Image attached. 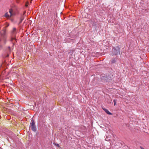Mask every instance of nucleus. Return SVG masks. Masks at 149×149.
<instances>
[{"label":"nucleus","instance_id":"obj_6","mask_svg":"<svg viewBox=\"0 0 149 149\" xmlns=\"http://www.w3.org/2000/svg\"><path fill=\"white\" fill-rule=\"evenodd\" d=\"M118 59V56H116L115 58H112L111 60V63L112 64L116 63Z\"/></svg>","mask_w":149,"mask_h":149},{"label":"nucleus","instance_id":"obj_19","mask_svg":"<svg viewBox=\"0 0 149 149\" xmlns=\"http://www.w3.org/2000/svg\"><path fill=\"white\" fill-rule=\"evenodd\" d=\"M104 77L103 76V79H104Z\"/></svg>","mask_w":149,"mask_h":149},{"label":"nucleus","instance_id":"obj_13","mask_svg":"<svg viewBox=\"0 0 149 149\" xmlns=\"http://www.w3.org/2000/svg\"><path fill=\"white\" fill-rule=\"evenodd\" d=\"M9 55L8 54H7L6 55V56H4V57H7Z\"/></svg>","mask_w":149,"mask_h":149},{"label":"nucleus","instance_id":"obj_18","mask_svg":"<svg viewBox=\"0 0 149 149\" xmlns=\"http://www.w3.org/2000/svg\"><path fill=\"white\" fill-rule=\"evenodd\" d=\"M121 144L122 145H123V143H121Z\"/></svg>","mask_w":149,"mask_h":149},{"label":"nucleus","instance_id":"obj_2","mask_svg":"<svg viewBox=\"0 0 149 149\" xmlns=\"http://www.w3.org/2000/svg\"><path fill=\"white\" fill-rule=\"evenodd\" d=\"M6 30H2L0 33V41L1 40H3L4 41L6 39Z\"/></svg>","mask_w":149,"mask_h":149},{"label":"nucleus","instance_id":"obj_10","mask_svg":"<svg viewBox=\"0 0 149 149\" xmlns=\"http://www.w3.org/2000/svg\"><path fill=\"white\" fill-rule=\"evenodd\" d=\"M23 19H24V17H23V16H22L21 17V18L20 19V22H19V24L21 23L22 21L23 20Z\"/></svg>","mask_w":149,"mask_h":149},{"label":"nucleus","instance_id":"obj_7","mask_svg":"<svg viewBox=\"0 0 149 149\" xmlns=\"http://www.w3.org/2000/svg\"><path fill=\"white\" fill-rule=\"evenodd\" d=\"M16 33V29L15 28L13 29L12 33L13 36H14Z\"/></svg>","mask_w":149,"mask_h":149},{"label":"nucleus","instance_id":"obj_3","mask_svg":"<svg viewBox=\"0 0 149 149\" xmlns=\"http://www.w3.org/2000/svg\"><path fill=\"white\" fill-rule=\"evenodd\" d=\"M9 12L10 13V15L8 14V13H6L5 14L4 16L7 18H9L15 15V13L14 11L12 9H10Z\"/></svg>","mask_w":149,"mask_h":149},{"label":"nucleus","instance_id":"obj_9","mask_svg":"<svg viewBox=\"0 0 149 149\" xmlns=\"http://www.w3.org/2000/svg\"><path fill=\"white\" fill-rule=\"evenodd\" d=\"M112 101V99L110 97H109V98H107V102L108 103H111Z\"/></svg>","mask_w":149,"mask_h":149},{"label":"nucleus","instance_id":"obj_1","mask_svg":"<svg viewBox=\"0 0 149 149\" xmlns=\"http://www.w3.org/2000/svg\"><path fill=\"white\" fill-rule=\"evenodd\" d=\"M120 47L119 46H116L113 48L112 53L113 55H117L118 54H120Z\"/></svg>","mask_w":149,"mask_h":149},{"label":"nucleus","instance_id":"obj_15","mask_svg":"<svg viewBox=\"0 0 149 149\" xmlns=\"http://www.w3.org/2000/svg\"><path fill=\"white\" fill-rule=\"evenodd\" d=\"M140 148L141 149H145L144 148H143L142 146H140Z\"/></svg>","mask_w":149,"mask_h":149},{"label":"nucleus","instance_id":"obj_14","mask_svg":"<svg viewBox=\"0 0 149 149\" xmlns=\"http://www.w3.org/2000/svg\"><path fill=\"white\" fill-rule=\"evenodd\" d=\"M56 145L58 147H59V145L58 144H56Z\"/></svg>","mask_w":149,"mask_h":149},{"label":"nucleus","instance_id":"obj_5","mask_svg":"<svg viewBox=\"0 0 149 149\" xmlns=\"http://www.w3.org/2000/svg\"><path fill=\"white\" fill-rule=\"evenodd\" d=\"M103 53H107L109 52V47L108 46H107L105 45L103 46ZM104 54H103V55Z\"/></svg>","mask_w":149,"mask_h":149},{"label":"nucleus","instance_id":"obj_8","mask_svg":"<svg viewBox=\"0 0 149 149\" xmlns=\"http://www.w3.org/2000/svg\"><path fill=\"white\" fill-rule=\"evenodd\" d=\"M103 110H104V111L108 114V115H112V113H111L107 109H105V108H103Z\"/></svg>","mask_w":149,"mask_h":149},{"label":"nucleus","instance_id":"obj_4","mask_svg":"<svg viewBox=\"0 0 149 149\" xmlns=\"http://www.w3.org/2000/svg\"><path fill=\"white\" fill-rule=\"evenodd\" d=\"M31 124L30 126L32 130L34 132H35L36 131V128L35 125V123L34 120L32 119L31 120Z\"/></svg>","mask_w":149,"mask_h":149},{"label":"nucleus","instance_id":"obj_12","mask_svg":"<svg viewBox=\"0 0 149 149\" xmlns=\"http://www.w3.org/2000/svg\"><path fill=\"white\" fill-rule=\"evenodd\" d=\"M117 100H113V102H114V106H115L116 105V102H117Z\"/></svg>","mask_w":149,"mask_h":149},{"label":"nucleus","instance_id":"obj_11","mask_svg":"<svg viewBox=\"0 0 149 149\" xmlns=\"http://www.w3.org/2000/svg\"><path fill=\"white\" fill-rule=\"evenodd\" d=\"M110 140L109 137V136H107L106 138L105 139V140L107 141H109Z\"/></svg>","mask_w":149,"mask_h":149},{"label":"nucleus","instance_id":"obj_16","mask_svg":"<svg viewBox=\"0 0 149 149\" xmlns=\"http://www.w3.org/2000/svg\"><path fill=\"white\" fill-rule=\"evenodd\" d=\"M15 38H12L11 40H13Z\"/></svg>","mask_w":149,"mask_h":149},{"label":"nucleus","instance_id":"obj_17","mask_svg":"<svg viewBox=\"0 0 149 149\" xmlns=\"http://www.w3.org/2000/svg\"><path fill=\"white\" fill-rule=\"evenodd\" d=\"M11 21H13V19H11Z\"/></svg>","mask_w":149,"mask_h":149}]
</instances>
